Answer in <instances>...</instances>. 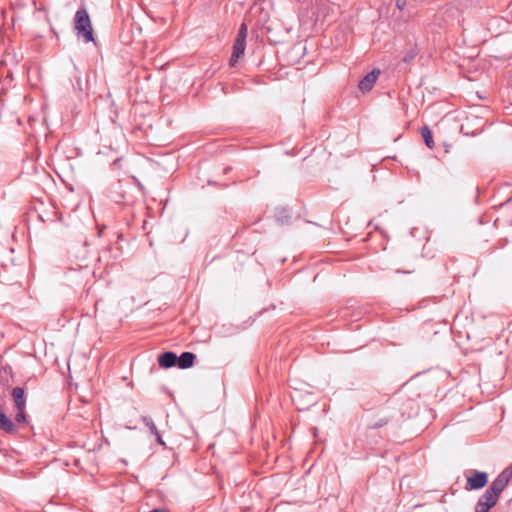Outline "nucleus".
<instances>
[{"label":"nucleus","instance_id":"dca6fc26","mask_svg":"<svg viewBox=\"0 0 512 512\" xmlns=\"http://www.w3.org/2000/svg\"><path fill=\"white\" fill-rule=\"evenodd\" d=\"M120 162H121V159H120V158H118V159H116V160L114 161L113 165H114V166H119Z\"/></svg>","mask_w":512,"mask_h":512},{"label":"nucleus","instance_id":"1a4fd4ad","mask_svg":"<svg viewBox=\"0 0 512 512\" xmlns=\"http://www.w3.org/2000/svg\"><path fill=\"white\" fill-rule=\"evenodd\" d=\"M246 48V42L237 41L233 45V52L230 58V65L235 66L239 58L244 54Z\"/></svg>","mask_w":512,"mask_h":512},{"label":"nucleus","instance_id":"39448f33","mask_svg":"<svg viewBox=\"0 0 512 512\" xmlns=\"http://www.w3.org/2000/svg\"><path fill=\"white\" fill-rule=\"evenodd\" d=\"M141 421L143 422V424L149 429L150 433L155 436L156 438V442L163 446V447H166V443L164 442L163 438H162V435L161 433L159 432L156 424L154 423L153 419L150 417V416H142L141 417Z\"/></svg>","mask_w":512,"mask_h":512},{"label":"nucleus","instance_id":"0eeeda50","mask_svg":"<svg viewBox=\"0 0 512 512\" xmlns=\"http://www.w3.org/2000/svg\"><path fill=\"white\" fill-rule=\"evenodd\" d=\"M178 356L172 351H167L159 355L158 363L163 368H171L177 365Z\"/></svg>","mask_w":512,"mask_h":512},{"label":"nucleus","instance_id":"9d476101","mask_svg":"<svg viewBox=\"0 0 512 512\" xmlns=\"http://www.w3.org/2000/svg\"><path fill=\"white\" fill-rule=\"evenodd\" d=\"M420 132H421V135L424 139L426 146L428 148L432 149L434 147V140H433L431 129L428 126H423L421 128Z\"/></svg>","mask_w":512,"mask_h":512},{"label":"nucleus","instance_id":"f03ea898","mask_svg":"<svg viewBox=\"0 0 512 512\" xmlns=\"http://www.w3.org/2000/svg\"><path fill=\"white\" fill-rule=\"evenodd\" d=\"M74 30L78 37H82L86 43L94 41L91 20L86 8L76 11L74 17Z\"/></svg>","mask_w":512,"mask_h":512},{"label":"nucleus","instance_id":"ddd939ff","mask_svg":"<svg viewBox=\"0 0 512 512\" xmlns=\"http://www.w3.org/2000/svg\"><path fill=\"white\" fill-rule=\"evenodd\" d=\"M406 5V0H396V6L399 10H403Z\"/></svg>","mask_w":512,"mask_h":512},{"label":"nucleus","instance_id":"4468645a","mask_svg":"<svg viewBox=\"0 0 512 512\" xmlns=\"http://www.w3.org/2000/svg\"><path fill=\"white\" fill-rule=\"evenodd\" d=\"M415 57V53H411V54H408L404 57L403 61L404 62H409L411 61L413 58Z\"/></svg>","mask_w":512,"mask_h":512},{"label":"nucleus","instance_id":"20e7f679","mask_svg":"<svg viewBox=\"0 0 512 512\" xmlns=\"http://www.w3.org/2000/svg\"><path fill=\"white\" fill-rule=\"evenodd\" d=\"M380 75L379 69H373L371 72L366 74L359 82L358 87L359 89L365 93L369 92L374 84L376 83L378 76Z\"/></svg>","mask_w":512,"mask_h":512},{"label":"nucleus","instance_id":"2eb2a0df","mask_svg":"<svg viewBox=\"0 0 512 512\" xmlns=\"http://www.w3.org/2000/svg\"><path fill=\"white\" fill-rule=\"evenodd\" d=\"M149 512H169V511L166 510V509H163V508H155V509H152Z\"/></svg>","mask_w":512,"mask_h":512},{"label":"nucleus","instance_id":"f8f14e48","mask_svg":"<svg viewBox=\"0 0 512 512\" xmlns=\"http://www.w3.org/2000/svg\"><path fill=\"white\" fill-rule=\"evenodd\" d=\"M15 420L18 423H25L27 421L25 410H17V414L15 416Z\"/></svg>","mask_w":512,"mask_h":512},{"label":"nucleus","instance_id":"7ed1b4c3","mask_svg":"<svg viewBox=\"0 0 512 512\" xmlns=\"http://www.w3.org/2000/svg\"><path fill=\"white\" fill-rule=\"evenodd\" d=\"M488 483V474L482 471H473L471 475L467 476L466 490H479L485 487Z\"/></svg>","mask_w":512,"mask_h":512},{"label":"nucleus","instance_id":"423d86ee","mask_svg":"<svg viewBox=\"0 0 512 512\" xmlns=\"http://www.w3.org/2000/svg\"><path fill=\"white\" fill-rule=\"evenodd\" d=\"M11 396L13 398L14 406L16 410H25L26 408V398L25 391L22 387H14L11 392Z\"/></svg>","mask_w":512,"mask_h":512},{"label":"nucleus","instance_id":"f257e3e1","mask_svg":"<svg viewBox=\"0 0 512 512\" xmlns=\"http://www.w3.org/2000/svg\"><path fill=\"white\" fill-rule=\"evenodd\" d=\"M512 479V467L504 469L479 497L475 512H489L498 502L501 493Z\"/></svg>","mask_w":512,"mask_h":512},{"label":"nucleus","instance_id":"9b49d317","mask_svg":"<svg viewBox=\"0 0 512 512\" xmlns=\"http://www.w3.org/2000/svg\"><path fill=\"white\" fill-rule=\"evenodd\" d=\"M246 37H247V27L245 24H242L239 28L236 40L246 42Z\"/></svg>","mask_w":512,"mask_h":512},{"label":"nucleus","instance_id":"6e6552de","mask_svg":"<svg viewBox=\"0 0 512 512\" xmlns=\"http://www.w3.org/2000/svg\"><path fill=\"white\" fill-rule=\"evenodd\" d=\"M196 355L192 352H183L177 360V366L180 369H188L193 366Z\"/></svg>","mask_w":512,"mask_h":512}]
</instances>
